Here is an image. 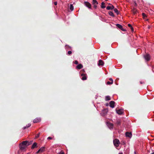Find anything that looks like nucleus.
I'll return each mask as SVG.
<instances>
[{"instance_id":"nucleus-40","label":"nucleus","mask_w":154,"mask_h":154,"mask_svg":"<svg viewBox=\"0 0 154 154\" xmlns=\"http://www.w3.org/2000/svg\"><path fill=\"white\" fill-rule=\"evenodd\" d=\"M54 5H57V2H54Z\"/></svg>"},{"instance_id":"nucleus-10","label":"nucleus","mask_w":154,"mask_h":154,"mask_svg":"<svg viewBox=\"0 0 154 154\" xmlns=\"http://www.w3.org/2000/svg\"><path fill=\"white\" fill-rule=\"evenodd\" d=\"M114 104H115V102L114 101H111L109 103L110 106L112 108H114Z\"/></svg>"},{"instance_id":"nucleus-31","label":"nucleus","mask_w":154,"mask_h":154,"mask_svg":"<svg viewBox=\"0 0 154 154\" xmlns=\"http://www.w3.org/2000/svg\"><path fill=\"white\" fill-rule=\"evenodd\" d=\"M113 84L112 82H110L109 81L107 82L106 83V84L107 85H111V84Z\"/></svg>"},{"instance_id":"nucleus-3","label":"nucleus","mask_w":154,"mask_h":154,"mask_svg":"<svg viewBox=\"0 0 154 154\" xmlns=\"http://www.w3.org/2000/svg\"><path fill=\"white\" fill-rule=\"evenodd\" d=\"M143 57L146 61H148L150 60V56L149 54H146L144 55Z\"/></svg>"},{"instance_id":"nucleus-12","label":"nucleus","mask_w":154,"mask_h":154,"mask_svg":"<svg viewBox=\"0 0 154 154\" xmlns=\"http://www.w3.org/2000/svg\"><path fill=\"white\" fill-rule=\"evenodd\" d=\"M125 135L126 137H131L132 136V134L131 132H126L125 133Z\"/></svg>"},{"instance_id":"nucleus-44","label":"nucleus","mask_w":154,"mask_h":154,"mask_svg":"<svg viewBox=\"0 0 154 154\" xmlns=\"http://www.w3.org/2000/svg\"><path fill=\"white\" fill-rule=\"evenodd\" d=\"M140 84H142L143 83H144V82H140Z\"/></svg>"},{"instance_id":"nucleus-45","label":"nucleus","mask_w":154,"mask_h":154,"mask_svg":"<svg viewBox=\"0 0 154 154\" xmlns=\"http://www.w3.org/2000/svg\"><path fill=\"white\" fill-rule=\"evenodd\" d=\"M134 154H137L135 152H134Z\"/></svg>"},{"instance_id":"nucleus-24","label":"nucleus","mask_w":154,"mask_h":154,"mask_svg":"<svg viewBox=\"0 0 154 154\" xmlns=\"http://www.w3.org/2000/svg\"><path fill=\"white\" fill-rule=\"evenodd\" d=\"M128 26L131 28L132 31V32L134 31V29L131 24H128Z\"/></svg>"},{"instance_id":"nucleus-30","label":"nucleus","mask_w":154,"mask_h":154,"mask_svg":"<svg viewBox=\"0 0 154 154\" xmlns=\"http://www.w3.org/2000/svg\"><path fill=\"white\" fill-rule=\"evenodd\" d=\"M65 48L66 49H70L71 48L70 47H69L68 45H66L65 46Z\"/></svg>"},{"instance_id":"nucleus-8","label":"nucleus","mask_w":154,"mask_h":154,"mask_svg":"<svg viewBox=\"0 0 154 154\" xmlns=\"http://www.w3.org/2000/svg\"><path fill=\"white\" fill-rule=\"evenodd\" d=\"M116 112L117 114L119 115H121L123 113V110L122 109H119V110H116Z\"/></svg>"},{"instance_id":"nucleus-22","label":"nucleus","mask_w":154,"mask_h":154,"mask_svg":"<svg viewBox=\"0 0 154 154\" xmlns=\"http://www.w3.org/2000/svg\"><path fill=\"white\" fill-rule=\"evenodd\" d=\"M109 14L112 17H114V15L113 14V13L112 12V11H109Z\"/></svg>"},{"instance_id":"nucleus-7","label":"nucleus","mask_w":154,"mask_h":154,"mask_svg":"<svg viewBox=\"0 0 154 154\" xmlns=\"http://www.w3.org/2000/svg\"><path fill=\"white\" fill-rule=\"evenodd\" d=\"M82 77L81 79L83 80H85L87 79L86 74L82 73L81 75Z\"/></svg>"},{"instance_id":"nucleus-33","label":"nucleus","mask_w":154,"mask_h":154,"mask_svg":"<svg viewBox=\"0 0 154 154\" xmlns=\"http://www.w3.org/2000/svg\"><path fill=\"white\" fill-rule=\"evenodd\" d=\"M72 51H69L67 52V54L68 55H70L72 54Z\"/></svg>"},{"instance_id":"nucleus-21","label":"nucleus","mask_w":154,"mask_h":154,"mask_svg":"<svg viewBox=\"0 0 154 154\" xmlns=\"http://www.w3.org/2000/svg\"><path fill=\"white\" fill-rule=\"evenodd\" d=\"M116 26L117 27H118L119 29H122V26L120 24H116Z\"/></svg>"},{"instance_id":"nucleus-39","label":"nucleus","mask_w":154,"mask_h":154,"mask_svg":"<svg viewBox=\"0 0 154 154\" xmlns=\"http://www.w3.org/2000/svg\"><path fill=\"white\" fill-rule=\"evenodd\" d=\"M117 123L118 125H119L120 124V122L118 121L117 122Z\"/></svg>"},{"instance_id":"nucleus-14","label":"nucleus","mask_w":154,"mask_h":154,"mask_svg":"<svg viewBox=\"0 0 154 154\" xmlns=\"http://www.w3.org/2000/svg\"><path fill=\"white\" fill-rule=\"evenodd\" d=\"M82 67H83L82 65L81 64H80L78 65L76 67V68H77L78 69H80L82 68Z\"/></svg>"},{"instance_id":"nucleus-2","label":"nucleus","mask_w":154,"mask_h":154,"mask_svg":"<svg viewBox=\"0 0 154 154\" xmlns=\"http://www.w3.org/2000/svg\"><path fill=\"white\" fill-rule=\"evenodd\" d=\"M108 110L107 109H104L101 111L100 114L102 116H105L107 113Z\"/></svg>"},{"instance_id":"nucleus-25","label":"nucleus","mask_w":154,"mask_h":154,"mask_svg":"<svg viewBox=\"0 0 154 154\" xmlns=\"http://www.w3.org/2000/svg\"><path fill=\"white\" fill-rule=\"evenodd\" d=\"M92 3L93 5L98 4V2L96 0H93Z\"/></svg>"},{"instance_id":"nucleus-15","label":"nucleus","mask_w":154,"mask_h":154,"mask_svg":"<svg viewBox=\"0 0 154 154\" xmlns=\"http://www.w3.org/2000/svg\"><path fill=\"white\" fill-rule=\"evenodd\" d=\"M39 150L40 152H44V151H45V148L44 146L42 147L39 149Z\"/></svg>"},{"instance_id":"nucleus-9","label":"nucleus","mask_w":154,"mask_h":154,"mask_svg":"<svg viewBox=\"0 0 154 154\" xmlns=\"http://www.w3.org/2000/svg\"><path fill=\"white\" fill-rule=\"evenodd\" d=\"M41 121V119L40 118H37L33 120V122L36 123L39 122Z\"/></svg>"},{"instance_id":"nucleus-35","label":"nucleus","mask_w":154,"mask_h":154,"mask_svg":"<svg viewBox=\"0 0 154 154\" xmlns=\"http://www.w3.org/2000/svg\"><path fill=\"white\" fill-rule=\"evenodd\" d=\"M97 4L93 5H94V8L95 9H96L97 8Z\"/></svg>"},{"instance_id":"nucleus-42","label":"nucleus","mask_w":154,"mask_h":154,"mask_svg":"<svg viewBox=\"0 0 154 154\" xmlns=\"http://www.w3.org/2000/svg\"><path fill=\"white\" fill-rule=\"evenodd\" d=\"M121 30H122L123 31H125V30L124 29H123L122 28V29Z\"/></svg>"},{"instance_id":"nucleus-34","label":"nucleus","mask_w":154,"mask_h":154,"mask_svg":"<svg viewBox=\"0 0 154 154\" xmlns=\"http://www.w3.org/2000/svg\"><path fill=\"white\" fill-rule=\"evenodd\" d=\"M74 63L75 64H78V61L76 60H75V61H74Z\"/></svg>"},{"instance_id":"nucleus-20","label":"nucleus","mask_w":154,"mask_h":154,"mask_svg":"<svg viewBox=\"0 0 154 154\" xmlns=\"http://www.w3.org/2000/svg\"><path fill=\"white\" fill-rule=\"evenodd\" d=\"M101 7L102 8H105L106 7L105 6V3L104 2H102L101 3Z\"/></svg>"},{"instance_id":"nucleus-13","label":"nucleus","mask_w":154,"mask_h":154,"mask_svg":"<svg viewBox=\"0 0 154 154\" xmlns=\"http://www.w3.org/2000/svg\"><path fill=\"white\" fill-rule=\"evenodd\" d=\"M28 143V141H23L22 143H20L22 144L24 146L27 147V144Z\"/></svg>"},{"instance_id":"nucleus-5","label":"nucleus","mask_w":154,"mask_h":154,"mask_svg":"<svg viewBox=\"0 0 154 154\" xmlns=\"http://www.w3.org/2000/svg\"><path fill=\"white\" fill-rule=\"evenodd\" d=\"M19 148L21 150L23 151L25 150L26 148V146H25L22 144L20 143L19 145Z\"/></svg>"},{"instance_id":"nucleus-36","label":"nucleus","mask_w":154,"mask_h":154,"mask_svg":"<svg viewBox=\"0 0 154 154\" xmlns=\"http://www.w3.org/2000/svg\"><path fill=\"white\" fill-rule=\"evenodd\" d=\"M52 139V138L50 137H48L47 139L48 140H51Z\"/></svg>"},{"instance_id":"nucleus-16","label":"nucleus","mask_w":154,"mask_h":154,"mask_svg":"<svg viewBox=\"0 0 154 154\" xmlns=\"http://www.w3.org/2000/svg\"><path fill=\"white\" fill-rule=\"evenodd\" d=\"M99 66H103V62L101 60H99V63L98 64Z\"/></svg>"},{"instance_id":"nucleus-32","label":"nucleus","mask_w":154,"mask_h":154,"mask_svg":"<svg viewBox=\"0 0 154 154\" xmlns=\"http://www.w3.org/2000/svg\"><path fill=\"white\" fill-rule=\"evenodd\" d=\"M40 134V133H39L38 134H37L35 136V138H38L39 137Z\"/></svg>"},{"instance_id":"nucleus-4","label":"nucleus","mask_w":154,"mask_h":154,"mask_svg":"<svg viewBox=\"0 0 154 154\" xmlns=\"http://www.w3.org/2000/svg\"><path fill=\"white\" fill-rule=\"evenodd\" d=\"M107 125L108 128L110 129H112L113 127V125L109 122H107Z\"/></svg>"},{"instance_id":"nucleus-17","label":"nucleus","mask_w":154,"mask_h":154,"mask_svg":"<svg viewBox=\"0 0 154 154\" xmlns=\"http://www.w3.org/2000/svg\"><path fill=\"white\" fill-rule=\"evenodd\" d=\"M37 146V143H36L35 142L32 144V145L31 147V149H34L35 147H36Z\"/></svg>"},{"instance_id":"nucleus-41","label":"nucleus","mask_w":154,"mask_h":154,"mask_svg":"<svg viewBox=\"0 0 154 154\" xmlns=\"http://www.w3.org/2000/svg\"><path fill=\"white\" fill-rule=\"evenodd\" d=\"M142 15L143 17H145V16H146V15L144 13L142 14Z\"/></svg>"},{"instance_id":"nucleus-19","label":"nucleus","mask_w":154,"mask_h":154,"mask_svg":"<svg viewBox=\"0 0 154 154\" xmlns=\"http://www.w3.org/2000/svg\"><path fill=\"white\" fill-rule=\"evenodd\" d=\"M31 125V124L30 123H29L26 126L24 127L23 128V129H25L26 128H27L29 127H30Z\"/></svg>"},{"instance_id":"nucleus-37","label":"nucleus","mask_w":154,"mask_h":154,"mask_svg":"<svg viewBox=\"0 0 154 154\" xmlns=\"http://www.w3.org/2000/svg\"><path fill=\"white\" fill-rule=\"evenodd\" d=\"M109 80L111 81V82H112V83H113V80L112 78H109Z\"/></svg>"},{"instance_id":"nucleus-46","label":"nucleus","mask_w":154,"mask_h":154,"mask_svg":"<svg viewBox=\"0 0 154 154\" xmlns=\"http://www.w3.org/2000/svg\"><path fill=\"white\" fill-rule=\"evenodd\" d=\"M151 154H154V152H153L152 153H151Z\"/></svg>"},{"instance_id":"nucleus-28","label":"nucleus","mask_w":154,"mask_h":154,"mask_svg":"<svg viewBox=\"0 0 154 154\" xmlns=\"http://www.w3.org/2000/svg\"><path fill=\"white\" fill-rule=\"evenodd\" d=\"M85 71L84 70L82 69L81 71H80L79 73L81 75L82 73L85 74Z\"/></svg>"},{"instance_id":"nucleus-29","label":"nucleus","mask_w":154,"mask_h":154,"mask_svg":"<svg viewBox=\"0 0 154 154\" xmlns=\"http://www.w3.org/2000/svg\"><path fill=\"white\" fill-rule=\"evenodd\" d=\"M58 154H64V152L63 150H61L60 152L57 153Z\"/></svg>"},{"instance_id":"nucleus-11","label":"nucleus","mask_w":154,"mask_h":154,"mask_svg":"<svg viewBox=\"0 0 154 154\" xmlns=\"http://www.w3.org/2000/svg\"><path fill=\"white\" fill-rule=\"evenodd\" d=\"M110 5V6H108L106 7V9L107 10H112L114 8V7L112 5Z\"/></svg>"},{"instance_id":"nucleus-1","label":"nucleus","mask_w":154,"mask_h":154,"mask_svg":"<svg viewBox=\"0 0 154 154\" xmlns=\"http://www.w3.org/2000/svg\"><path fill=\"white\" fill-rule=\"evenodd\" d=\"M119 140L118 139H116L113 140L114 144L116 147L119 146Z\"/></svg>"},{"instance_id":"nucleus-43","label":"nucleus","mask_w":154,"mask_h":154,"mask_svg":"<svg viewBox=\"0 0 154 154\" xmlns=\"http://www.w3.org/2000/svg\"><path fill=\"white\" fill-rule=\"evenodd\" d=\"M119 154H123V153L122 152H120L119 153Z\"/></svg>"},{"instance_id":"nucleus-18","label":"nucleus","mask_w":154,"mask_h":154,"mask_svg":"<svg viewBox=\"0 0 154 154\" xmlns=\"http://www.w3.org/2000/svg\"><path fill=\"white\" fill-rule=\"evenodd\" d=\"M132 12L134 14H135L137 13V10L135 9V8H133L132 10Z\"/></svg>"},{"instance_id":"nucleus-27","label":"nucleus","mask_w":154,"mask_h":154,"mask_svg":"<svg viewBox=\"0 0 154 154\" xmlns=\"http://www.w3.org/2000/svg\"><path fill=\"white\" fill-rule=\"evenodd\" d=\"M114 11L117 14H119V12L118 11V10L116 8H114Z\"/></svg>"},{"instance_id":"nucleus-6","label":"nucleus","mask_w":154,"mask_h":154,"mask_svg":"<svg viewBox=\"0 0 154 154\" xmlns=\"http://www.w3.org/2000/svg\"><path fill=\"white\" fill-rule=\"evenodd\" d=\"M84 4L88 8H91V5L89 2H84Z\"/></svg>"},{"instance_id":"nucleus-38","label":"nucleus","mask_w":154,"mask_h":154,"mask_svg":"<svg viewBox=\"0 0 154 154\" xmlns=\"http://www.w3.org/2000/svg\"><path fill=\"white\" fill-rule=\"evenodd\" d=\"M39 152H40L39 149L36 152V154H38V153H39Z\"/></svg>"},{"instance_id":"nucleus-23","label":"nucleus","mask_w":154,"mask_h":154,"mask_svg":"<svg viewBox=\"0 0 154 154\" xmlns=\"http://www.w3.org/2000/svg\"><path fill=\"white\" fill-rule=\"evenodd\" d=\"M110 100V97L109 96H107L105 97V100L106 101Z\"/></svg>"},{"instance_id":"nucleus-26","label":"nucleus","mask_w":154,"mask_h":154,"mask_svg":"<svg viewBox=\"0 0 154 154\" xmlns=\"http://www.w3.org/2000/svg\"><path fill=\"white\" fill-rule=\"evenodd\" d=\"M74 7L72 4H70V9L71 11H72L73 10Z\"/></svg>"}]
</instances>
